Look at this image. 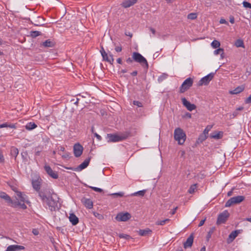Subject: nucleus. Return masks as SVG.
Segmentation results:
<instances>
[{"mask_svg":"<svg viewBox=\"0 0 251 251\" xmlns=\"http://www.w3.org/2000/svg\"><path fill=\"white\" fill-rule=\"evenodd\" d=\"M174 138L179 145H183L186 140V134L183 129L177 127L174 131Z\"/></svg>","mask_w":251,"mask_h":251,"instance_id":"obj_1","label":"nucleus"},{"mask_svg":"<svg viewBox=\"0 0 251 251\" xmlns=\"http://www.w3.org/2000/svg\"><path fill=\"white\" fill-rule=\"evenodd\" d=\"M106 138L108 142H116L126 139L127 135L124 134H108Z\"/></svg>","mask_w":251,"mask_h":251,"instance_id":"obj_2","label":"nucleus"},{"mask_svg":"<svg viewBox=\"0 0 251 251\" xmlns=\"http://www.w3.org/2000/svg\"><path fill=\"white\" fill-rule=\"evenodd\" d=\"M245 200V197L243 196H238L231 198L228 200L226 204V207H230L233 204H238L243 201Z\"/></svg>","mask_w":251,"mask_h":251,"instance_id":"obj_3","label":"nucleus"},{"mask_svg":"<svg viewBox=\"0 0 251 251\" xmlns=\"http://www.w3.org/2000/svg\"><path fill=\"white\" fill-rule=\"evenodd\" d=\"M132 58L135 61L140 63L142 65H145L147 68L148 67L147 60L139 53L134 52L132 53Z\"/></svg>","mask_w":251,"mask_h":251,"instance_id":"obj_4","label":"nucleus"},{"mask_svg":"<svg viewBox=\"0 0 251 251\" xmlns=\"http://www.w3.org/2000/svg\"><path fill=\"white\" fill-rule=\"evenodd\" d=\"M193 80L192 78L189 77L187 78L182 84L180 87L179 92L180 93H183L188 89H189L193 85Z\"/></svg>","mask_w":251,"mask_h":251,"instance_id":"obj_5","label":"nucleus"},{"mask_svg":"<svg viewBox=\"0 0 251 251\" xmlns=\"http://www.w3.org/2000/svg\"><path fill=\"white\" fill-rule=\"evenodd\" d=\"M131 217L130 214L128 212H121L117 215L115 219L119 222H126L130 219Z\"/></svg>","mask_w":251,"mask_h":251,"instance_id":"obj_6","label":"nucleus"},{"mask_svg":"<svg viewBox=\"0 0 251 251\" xmlns=\"http://www.w3.org/2000/svg\"><path fill=\"white\" fill-rule=\"evenodd\" d=\"M46 202L51 211L55 210L56 208L57 207L58 201L53 199V195H51V196L49 198Z\"/></svg>","mask_w":251,"mask_h":251,"instance_id":"obj_7","label":"nucleus"},{"mask_svg":"<svg viewBox=\"0 0 251 251\" xmlns=\"http://www.w3.org/2000/svg\"><path fill=\"white\" fill-rule=\"evenodd\" d=\"M214 73H210L206 76L202 77L199 82L198 85H207L212 79L214 76Z\"/></svg>","mask_w":251,"mask_h":251,"instance_id":"obj_8","label":"nucleus"},{"mask_svg":"<svg viewBox=\"0 0 251 251\" xmlns=\"http://www.w3.org/2000/svg\"><path fill=\"white\" fill-rule=\"evenodd\" d=\"M90 160V158H88L84 160V161L81 164H80L77 167L73 169L72 168H67L68 169H70L72 170H74L75 171H80L86 168L88 165H89V162Z\"/></svg>","mask_w":251,"mask_h":251,"instance_id":"obj_9","label":"nucleus"},{"mask_svg":"<svg viewBox=\"0 0 251 251\" xmlns=\"http://www.w3.org/2000/svg\"><path fill=\"white\" fill-rule=\"evenodd\" d=\"M228 216V212L227 211H225L218 216L217 224H220L225 223L226 221Z\"/></svg>","mask_w":251,"mask_h":251,"instance_id":"obj_10","label":"nucleus"},{"mask_svg":"<svg viewBox=\"0 0 251 251\" xmlns=\"http://www.w3.org/2000/svg\"><path fill=\"white\" fill-rule=\"evenodd\" d=\"M181 100L182 104L188 110L191 111L196 108V106L194 104L191 103L185 98H182Z\"/></svg>","mask_w":251,"mask_h":251,"instance_id":"obj_11","label":"nucleus"},{"mask_svg":"<svg viewBox=\"0 0 251 251\" xmlns=\"http://www.w3.org/2000/svg\"><path fill=\"white\" fill-rule=\"evenodd\" d=\"M100 52L103 60L109 62L111 64H113L114 60L113 58V56L112 54H110V57H111V60H109V56L108 55L107 53L106 52V51L104 50L103 48H102L100 50Z\"/></svg>","mask_w":251,"mask_h":251,"instance_id":"obj_12","label":"nucleus"},{"mask_svg":"<svg viewBox=\"0 0 251 251\" xmlns=\"http://www.w3.org/2000/svg\"><path fill=\"white\" fill-rule=\"evenodd\" d=\"M83 151V147L79 144H76L74 146V152L75 157L80 156Z\"/></svg>","mask_w":251,"mask_h":251,"instance_id":"obj_13","label":"nucleus"},{"mask_svg":"<svg viewBox=\"0 0 251 251\" xmlns=\"http://www.w3.org/2000/svg\"><path fill=\"white\" fill-rule=\"evenodd\" d=\"M16 196H15L16 201L22 202H27L26 200V196L25 195L22 194L21 192L15 191Z\"/></svg>","mask_w":251,"mask_h":251,"instance_id":"obj_14","label":"nucleus"},{"mask_svg":"<svg viewBox=\"0 0 251 251\" xmlns=\"http://www.w3.org/2000/svg\"><path fill=\"white\" fill-rule=\"evenodd\" d=\"M194 241V236L191 234L187 239L186 242L183 244V247L185 249L190 248L192 247Z\"/></svg>","mask_w":251,"mask_h":251,"instance_id":"obj_15","label":"nucleus"},{"mask_svg":"<svg viewBox=\"0 0 251 251\" xmlns=\"http://www.w3.org/2000/svg\"><path fill=\"white\" fill-rule=\"evenodd\" d=\"M81 201L86 208L88 209H92L93 208V203L90 199L83 198Z\"/></svg>","mask_w":251,"mask_h":251,"instance_id":"obj_16","label":"nucleus"},{"mask_svg":"<svg viewBox=\"0 0 251 251\" xmlns=\"http://www.w3.org/2000/svg\"><path fill=\"white\" fill-rule=\"evenodd\" d=\"M138 0H125L121 3L122 7L126 8L133 5Z\"/></svg>","mask_w":251,"mask_h":251,"instance_id":"obj_17","label":"nucleus"},{"mask_svg":"<svg viewBox=\"0 0 251 251\" xmlns=\"http://www.w3.org/2000/svg\"><path fill=\"white\" fill-rule=\"evenodd\" d=\"M44 168L47 173L51 177L53 178H57L58 177L57 174L56 172L53 171L49 166L45 165Z\"/></svg>","mask_w":251,"mask_h":251,"instance_id":"obj_18","label":"nucleus"},{"mask_svg":"<svg viewBox=\"0 0 251 251\" xmlns=\"http://www.w3.org/2000/svg\"><path fill=\"white\" fill-rule=\"evenodd\" d=\"M25 247L20 245H10L7 248L6 251H17L22 250Z\"/></svg>","mask_w":251,"mask_h":251,"instance_id":"obj_19","label":"nucleus"},{"mask_svg":"<svg viewBox=\"0 0 251 251\" xmlns=\"http://www.w3.org/2000/svg\"><path fill=\"white\" fill-rule=\"evenodd\" d=\"M0 198L5 200L7 202L12 204L13 201L10 197L5 192H0Z\"/></svg>","mask_w":251,"mask_h":251,"instance_id":"obj_20","label":"nucleus"},{"mask_svg":"<svg viewBox=\"0 0 251 251\" xmlns=\"http://www.w3.org/2000/svg\"><path fill=\"white\" fill-rule=\"evenodd\" d=\"M69 218L73 225H76L78 224V218L74 213L70 214Z\"/></svg>","mask_w":251,"mask_h":251,"instance_id":"obj_21","label":"nucleus"},{"mask_svg":"<svg viewBox=\"0 0 251 251\" xmlns=\"http://www.w3.org/2000/svg\"><path fill=\"white\" fill-rule=\"evenodd\" d=\"M22 202L20 201H13V202L11 204V206L16 208L18 206H19L20 208H21L23 209H25L26 208V206L24 203V202L21 203Z\"/></svg>","mask_w":251,"mask_h":251,"instance_id":"obj_22","label":"nucleus"},{"mask_svg":"<svg viewBox=\"0 0 251 251\" xmlns=\"http://www.w3.org/2000/svg\"><path fill=\"white\" fill-rule=\"evenodd\" d=\"M238 233L239 232L237 230L232 231L228 236L227 242L229 243L232 242L233 240L237 236Z\"/></svg>","mask_w":251,"mask_h":251,"instance_id":"obj_23","label":"nucleus"},{"mask_svg":"<svg viewBox=\"0 0 251 251\" xmlns=\"http://www.w3.org/2000/svg\"><path fill=\"white\" fill-rule=\"evenodd\" d=\"M42 45L45 48H51L54 46L55 43L50 40L48 39L43 42Z\"/></svg>","mask_w":251,"mask_h":251,"instance_id":"obj_24","label":"nucleus"},{"mask_svg":"<svg viewBox=\"0 0 251 251\" xmlns=\"http://www.w3.org/2000/svg\"><path fill=\"white\" fill-rule=\"evenodd\" d=\"M138 232L140 236H147L150 234L152 231L150 229L146 228L145 229H140Z\"/></svg>","mask_w":251,"mask_h":251,"instance_id":"obj_25","label":"nucleus"},{"mask_svg":"<svg viewBox=\"0 0 251 251\" xmlns=\"http://www.w3.org/2000/svg\"><path fill=\"white\" fill-rule=\"evenodd\" d=\"M10 154L12 156L15 157V159L16 160V157L19 154L18 149L14 147H12L10 149Z\"/></svg>","mask_w":251,"mask_h":251,"instance_id":"obj_26","label":"nucleus"},{"mask_svg":"<svg viewBox=\"0 0 251 251\" xmlns=\"http://www.w3.org/2000/svg\"><path fill=\"white\" fill-rule=\"evenodd\" d=\"M244 89V87L243 86H239L234 89L233 90L230 92L231 94H237L242 92Z\"/></svg>","mask_w":251,"mask_h":251,"instance_id":"obj_27","label":"nucleus"},{"mask_svg":"<svg viewBox=\"0 0 251 251\" xmlns=\"http://www.w3.org/2000/svg\"><path fill=\"white\" fill-rule=\"evenodd\" d=\"M32 186L34 189L39 191L40 188V182L38 180H34L32 181Z\"/></svg>","mask_w":251,"mask_h":251,"instance_id":"obj_28","label":"nucleus"},{"mask_svg":"<svg viewBox=\"0 0 251 251\" xmlns=\"http://www.w3.org/2000/svg\"><path fill=\"white\" fill-rule=\"evenodd\" d=\"M214 53L215 55H218L220 54L221 55V59H223L225 57L224 51V50L222 48H219L218 49L215 50L214 51Z\"/></svg>","mask_w":251,"mask_h":251,"instance_id":"obj_29","label":"nucleus"},{"mask_svg":"<svg viewBox=\"0 0 251 251\" xmlns=\"http://www.w3.org/2000/svg\"><path fill=\"white\" fill-rule=\"evenodd\" d=\"M37 127V125L34 123H29L25 126V128L27 130H31Z\"/></svg>","mask_w":251,"mask_h":251,"instance_id":"obj_30","label":"nucleus"},{"mask_svg":"<svg viewBox=\"0 0 251 251\" xmlns=\"http://www.w3.org/2000/svg\"><path fill=\"white\" fill-rule=\"evenodd\" d=\"M207 136L205 135L204 134H201L199 137L198 138L197 143L198 144H200L202 143L203 141H204L207 138Z\"/></svg>","mask_w":251,"mask_h":251,"instance_id":"obj_31","label":"nucleus"},{"mask_svg":"<svg viewBox=\"0 0 251 251\" xmlns=\"http://www.w3.org/2000/svg\"><path fill=\"white\" fill-rule=\"evenodd\" d=\"M39 196L40 197V198L42 199V200L44 201H46L48 200L49 198L47 197L46 194L42 192V191H41V192H39Z\"/></svg>","mask_w":251,"mask_h":251,"instance_id":"obj_32","label":"nucleus"},{"mask_svg":"<svg viewBox=\"0 0 251 251\" xmlns=\"http://www.w3.org/2000/svg\"><path fill=\"white\" fill-rule=\"evenodd\" d=\"M251 74V67L247 68L244 75L242 76L243 79H246Z\"/></svg>","mask_w":251,"mask_h":251,"instance_id":"obj_33","label":"nucleus"},{"mask_svg":"<svg viewBox=\"0 0 251 251\" xmlns=\"http://www.w3.org/2000/svg\"><path fill=\"white\" fill-rule=\"evenodd\" d=\"M10 127L12 128H16V126L15 125H8L7 123H4L0 125V128H3V127Z\"/></svg>","mask_w":251,"mask_h":251,"instance_id":"obj_34","label":"nucleus"},{"mask_svg":"<svg viewBox=\"0 0 251 251\" xmlns=\"http://www.w3.org/2000/svg\"><path fill=\"white\" fill-rule=\"evenodd\" d=\"M211 46L214 49H216L220 46V43L217 40H214L211 43Z\"/></svg>","mask_w":251,"mask_h":251,"instance_id":"obj_35","label":"nucleus"},{"mask_svg":"<svg viewBox=\"0 0 251 251\" xmlns=\"http://www.w3.org/2000/svg\"><path fill=\"white\" fill-rule=\"evenodd\" d=\"M40 35H41V33L38 31H32L30 32V36L32 38H35Z\"/></svg>","mask_w":251,"mask_h":251,"instance_id":"obj_36","label":"nucleus"},{"mask_svg":"<svg viewBox=\"0 0 251 251\" xmlns=\"http://www.w3.org/2000/svg\"><path fill=\"white\" fill-rule=\"evenodd\" d=\"M235 45L237 47H244V43L242 40L238 39L235 42Z\"/></svg>","mask_w":251,"mask_h":251,"instance_id":"obj_37","label":"nucleus"},{"mask_svg":"<svg viewBox=\"0 0 251 251\" xmlns=\"http://www.w3.org/2000/svg\"><path fill=\"white\" fill-rule=\"evenodd\" d=\"M196 188H197V184H196L192 185L190 187V188H189V189L188 190V192L190 194H192V193H194L195 192V190H196Z\"/></svg>","mask_w":251,"mask_h":251,"instance_id":"obj_38","label":"nucleus"},{"mask_svg":"<svg viewBox=\"0 0 251 251\" xmlns=\"http://www.w3.org/2000/svg\"><path fill=\"white\" fill-rule=\"evenodd\" d=\"M170 221V219H166L164 220H162V221H157L156 222V225H160V226H163L167 222H169Z\"/></svg>","mask_w":251,"mask_h":251,"instance_id":"obj_39","label":"nucleus"},{"mask_svg":"<svg viewBox=\"0 0 251 251\" xmlns=\"http://www.w3.org/2000/svg\"><path fill=\"white\" fill-rule=\"evenodd\" d=\"M197 17V15L196 13H191L188 15L187 18L190 20H194L196 19Z\"/></svg>","mask_w":251,"mask_h":251,"instance_id":"obj_40","label":"nucleus"},{"mask_svg":"<svg viewBox=\"0 0 251 251\" xmlns=\"http://www.w3.org/2000/svg\"><path fill=\"white\" fill-rule=\"evenodd\" d=\"M222 134L220 132L215 133V134H213L211 136V138L215 139H220L222 137Z\"/></svg>","mask_w":251,"mask_h":251,"instance_id":"obj_41","label":"nucleus"},{"mask_svg":"<svg viewBox=\"0 0 251 251\" xmlns=\"http://www.w3.org/2000/svg\"><path fill=\"white\" fill-rule=\"evenodd\" d=\"M146 191L145 190L139 191L138 192L134 193L133 195L134 196L139 195L140 196H144L146 193Z\"/></svg>","mask_w":251,"mask_h":251,"instance_id":"obj_42","label":"nucleus"},{"mask_svg":"<svg viewBox=\"0 0 251 251\" xmlns=\"http://www.w3.org/2000/svg\"><path fill=\"white\" fill-rule=\"evenodd\" d=\"M119 237L120 238H125L126 239H129L130 238V237L129 236V235L125 234H120L119 235Z\"/></svg>","mask_w":251,"mask_h":251,"instance_id":"obj_43","label":"nucleus"},{"mask_svg":"<svg viewBox=\"0 0 251 251\" xmlns=\"http://www.w3.org/2000/svg\"><path fill=\"white\" fill-rule=\"evenodd\" d=\"M243 5L245 8L251 9V4L247 1H243Z\"/></svg>","mask_w":251,"mask_h":251,"instance_id":"obj_44","label":"nucleus"},{"mask_svg":"<svg viewBox=\"0 0 251 251\" xmlns=\"http://www.w3.org/2000/svg\"><path fill=\"white\" fill-rule=\"evenodd\" d=\"M214 230H215V227H212L209 230V231L208 232V234H207V240H208L211 237V234L213 233V232H214Z\"/></svg>","mask_w":251,"mask_h":251,"instance_id":"obj_45","label":"nucleus"},{"mask_svg":"<svg viewBox=\"0 0 251 251\" xmlns=\"http://www.w3.org/2000/svg\"><path fill=\"white\" fill-rule=\"evenodd\" d=\"M133 103L134 105L137 106L138 107H142V104L141 102L139 101H133Z\"/></svg>","mask_w":251,"mask_h":251,"instance_id":"obj_46","label":"nucleus"},{"mask_svg":"<svg viewBox=\"0 0 251 251\" xmlns=\"http://www.w3.org/2000/svg\"><path fill=\"white\" fill-rule=\"evenodd\" d=\"M91 188H92L93 190H94L96 192L101 193L103 191V190L99 188L95 187H90Z\"/></svg>","mask_w":251,"mask_h":251,"instance_id":"obj_47","label":"nucleus"},{"mask_svg":"<svg viewBox=\"0 0 251 251\" xmlns=\"http://www.w3.org/2000/svg\"><path fill=\"white\" fill-rule=\"evenodd\" d=\"M220 23L221 24H226L227 25H228L227 22L226 21V20L225 19H222V18L220 19Z\"/></svg>","mask_w":251,"mask_h":251,"instance_id":"obj_48","label":"nucleus"},{"mask_svg":"<svg viewBox=\"0 0 251 251\" xmlns=\"http://www.w3.org/2000/svg\"><path fill=\"white\" fill-rule=\"evenodd\" d=\"M4 159L1 152L0 151V163H3Z\"/></svg>","mask_w":251,"mask_h":251,"instance_id":"obj_49","label":"nucleus"},{"mask_svg":"<svg viewBox=\"0 0 251 251\" xmlns=\"http://www.w3.org/2000/svg\"><path fill=\"white\" fill-rule=\"evenodd\" d=\"M115 50L117 52H120L122 51V48L121 46H117L115 47Z\"/></svg>","mask_w":251,"mask_h":251,"instance_id":"obj_50","label":"nucleus"},{"mask_svg":"<svg viewBox=\"0 0 251 251\" xmlns=\"http://www.w3.org/2000/svg\"><path fill=\"white\" fill-rule=\"evenodd\" d=\"M62 157L64 159H68L69 158V154L68 153H65L64 154L62 155Z\"/></svg>","mask_w":251,"mask_h":251,"instance_id":"obj_51","label":"nucleus"},{"mask_svg":"<svg viewBox=\"0 0 251 251\" xmlns=\"http://www.w3.org/2000/svg\"><path fill=\"white\" fill-rule=\"evenodd\" d=\"M205 220H206V218H205L204 219H203L202 220H201L199 224V226H203V224H204Z\"/></svg>","mask_w":251,"mask_h":251,"instance_id":"obj_52","label":"nucleus"},{"mask_svg":"<svg viewBox=\"0 0 251 251\" xmlns=\"http://www.w3.org/2000/svg\"><path fill=\"white\" fill-rule=\"evenodd\" d=\"M133 60H134L133 59V58H130V57H129V58H128L126 59V62H127V63H131L133 62Z\"/></svg>","mask_w":251,"mask_h":251,"instance_id":"obj_53","label":"nucleus"},{"mask_svg":"<svg viewBox=\"0 0 251 251\" xmlns=\"http://www.w3.org/2000/svg\"><path fill=\"white\" fill-rule=\"evenodd\" d=\"M246 103H251V95L246 99Z\"/></svg>","mask_w":251,"mask_h":251,"instance_id":"obj_54","label":"nucleus"},{"mask_svg":"<svg viewBox=\"0 0 251 251\" xmlns=\"http://www.w3.org/2000/svg\"><path fill=\"white\" fill-rule=\"evenodd\" d=\"M238 115V112L237 110L233 112L232 115L233 117H236Z\"/></svg>","mask_w":251,"mask_h":251,"instance_id":"obj_55","label":"nucleus"},{"mask_svg":"<svg viewBox=\"0 0 251 251\" xmlns=\"http://www.w3.org/2000/svg\"><path fill=\"white\" fill-rule=\"evenodd\" d=\"M94 135H95V137H96L99 140H100L101 139V136L100 135H99V134H98L97 133H95Z\"/></svg>","mask_w":251,"mask_h":251,"instance_id":"obj_56","label":"nucleus"},{"mask_svg":"<svg viewBox=\"0 0 251 251\" xmlns=\"http://www.w3.org/2000/svg\"><path fill=\"white\" fill-rule=\"evenodd\" d=\"M230 22L231 23V24H234V18L233 16H230Z\"/></svg>","mask_w":251,"mask_h":251,"instance_id":"obj_57","label":"nucleus"},{"mask_svg":"<svg viewBox=\"0 0 251 251\" xmlns=\"http://www.w3.org/2000/svg\"><path fill=\"white\" fill-rule=\"evenodd\" d=\"M150 31L152 32V33L153 34H154H154H155V33H156V31H155V29H154V28H152V27H150Z\"/></svg>","mask_w":251,"mask_h":251,"instance_id":"obj_58","label":"nucleus"},{"mask_svg":"<svg viewBox=\"0 0 251 251\" xmlns=\"http://www.w3.org/2000/svg\"><path fill=\"white\" fill-rule=\"evenodd\" d=\"M112 195H116V196L122 197L123 196V193H114V194H113Z\"/></svg>","mask_w":251,"mask_h":251,"instance_id":"obj_59","label":"nucleus"},{"mask_svg":"<svg viewBox=\"0 0 251 251\" xmlns=\"http://www.w3.org/2000/svg\"><path fill=\"white\" fill-rule=\"evenodd\" d=\"M177 209V207H175V208L173 210V211L171 212V214H172V215H174V214H175V213H176V209Z\"/></svg>","mask_w":251,"mask_h":251,"instance_id":"obj_60","label":"nucleus"},{"mask_svg":"<svg viewBox=\"0 0 251 251\" xmlns=\"http://www.w3.org/2000/svg\"><path fill=\"white\" fill-rule=\"evenodd\" d=\"M32 233L34 235H38V231L36 229H35L32 230Z\"/></svg>","mask_w":251,"mask_h":251,"instance_id":"obj_61","label":"nucleus"},{"mask_svg":"<svg viewBox=\"0 0 251 251\" xmlns=\"http://www.w3.org/2000/svg\"><path fill=\"white\" fill-rule=\"evenodd\" d=\"M117 62L119 64H122V59L121 58H118L117 60Z\"/></svg>","mask_w":251,"mask_h":251,"instance_id":"obj_62","label":"nucleus"},{"mask_svg":"<svg viewBox=\"0 0 251 251\" xmlns=\"http://www.w3.org/2000/svg\"><path fill=\"white\" fill-rule=\"evenodd\" d=\"M125 34H126V36H129V37H132V34L131 33L129 32H126V33H125Z\"/></svg>","mask_w":251,"mask_h":251,"instance_id":"obj_63","label":"nucleus"},{"mask_svg":"<svg viewBox=\"0 0 251 251\" xmlns=\"http://www.w3.org/2000/svg\"><path fill=\"white\" fill-rule=\"evenodd\" d=\"M185 116L188 118H191V114L189 113H187L186 114H185Z\"/></svg>","mask_w":251,"mask_h":251,"instance_id":"obj_64","label":"nucleus"}]
</instances>
